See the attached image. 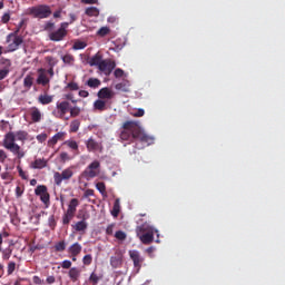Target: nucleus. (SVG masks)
Segmentation results:
<instances>
[{
    "label": "nucleus",
    "instance_id": "f257e3e1",
    "mask_svg": "<svg viewBox=\"0 0 285 285\" xmlns=\"http://www.w3.org/2000/svg\"><path fill=\"white\" fill-rule=\"evenodd\" d=\"M119 137L121 141H134L136 150H144L146 146H150L155 141V138L148 136L135 121L124 122Z\"/></svg>",
    "mask_w": 285,
    "mask_h": 285
},
{
    "label": "nucleus",
    "instance_id": "f03ea898",
    "mask_svg": "<svg viewBox=\"0 0 285 285\" xmlns=\"http://www.w3.org/2000/svg\"><path fill=\"white\" fill-rule=\"evenodd\" d=\"M70 112V117H79L81 115V108L78 106H70V101L68 100H61L56 102V109L52 111L53 117L56 119H63L66 115Z\"/></svg>",
    "mask_w": 285,
    "mask_h": 285
},
{
    "label": "nucleus",
    "instance_id": "7ed1b4c3",
    "mask_svg": "<svg viewBox=\"0 0 285 285\" xmlns=\"http://www.w3.org/2000/svg\"><path fill=\"white\" fill-rule=\"evenodd\" d=\"M2 146L6 148V150H10L12 155H16L18 159H23L26 157V151H23L21 146L17 144V136L13 131H9L4 135Z\"/></svg>",
    "mask_w": 285,
    "mask_h": 285
},
{
    "label": "nucleus",
    "instance_id": "20e7f679",
    "mask_svg": "<svg viewBox=\"0 0 285 285\" xmlns=\"http://www.w3.org/2000/svg\"><path fill=\"white\" fill-rule=\"evenodd\" d=\"M155 233H159L150 223H144L136 227V235L140 239L141 244L148 246L155 242Z\"/></svg>",
    "mask_w": 285,
    "mask_h": 285
},
{
    "label": "nucleus",
    "instance_id": "39448f33",
    "mask_svg": "<svg viewBox=\"0 0 285 285\" xmlns=\"http://www.w3.org/2000/svg\"><path fill=\"white\" fill-rule=\"evenodd\" d=\"M29 14L35 19H48L52 14V9L48 4H38L29 8Z\"/></svg>",
    "mask_w": 285,
    "mask_h": 285
},
{
    "label": "nucleus",
    "instance_id": "423d86ee",
    "mask_svg": "<svg viewBox=\"0 0 285 285\" xmlns=\"http://www.w3.org/2000/svg\"><path fill=\"white\" fill-rule=\"evenodd\" d=\"M101 168V163L99 160H94L90 163L87 168L82 171L83 179H87V181H90V179H95V177H99Z\"/></svg>",
    "mask_w": 285,
    "mask_h": 285
},
{
    "label": "nucleus",
    "instance_id": "0eeeda50",
    "mask_svg": "<svg viewBox=\"0 0 285 285\" xmlns=\"http://www.w3.org/2000/svg\"><path fill=\"white\" fill-rule=\"evenodd\" d=\"M68 27H69L68 22H61L60 27L56 31H51L49 33L50 41H56V42L63 41L66 37H68Z\"/></svg>",
    "mask_w": 285,
    "mask_h": 285
},
{
    "label": "nucleus",
    "instance_id": "6e6552de",
    "mask_svg": "<svg viewBox=\"0 0 285 285\" xmlns=\"http://www.w3.org/2000/svg\"><path fill=\"white\" fill-rule=\"evenodd\" d=\"M73 175H75V171H72V168L68 167L65 170H62V173L56 171L53 174V181L56 186H61L63 181H68L72 179Z\"/></svg>",
    "mask_w": 285,
    "mask_h": 285
},
{
    "label": "nucleus",
    "instance_id": "1a4fd4ad",
    "mask_svg": "<svg viewBox=\"0 0 285 285\" xmlns=\"http://www.w3.org/2000/svg\"><path fill=\"white\" fill-rule=\"evenodd\" d=\"M6 42L8 43L10 52H14L16 50H19V46L23 43V37L18 35L12 36V33H9L7 36Z\"/></svg>",
    "mask_w": 285,
    "mask_h": 285
},
{
    "label": "nucleus",
    "instance_id": "9d476101",
    "mask_svg": "<svg viewBox=\"0 0 285 285\" xmlns=\"http://www.w3.org/2000/svg\"><path fill=\"white\" fill-rule=\"evenodd\" d=\"M35 194L37 195V197H40V200L42 202V204H45L47 208L50 206V194L48 193V187H46L45 185H39L35 189Z\"/></svg>",
    "mask_w": 285,
    "mask_h": 285
},
{
    "label": "nucleus",
    "instance_id": "9b49d317",
    "mask_svg": "<svg viewBox=\"0 0 285 285\" xmlns=\"http://www.w3.org/2000/svg\"><path fill=\"white\" fill-rule=\"evenodd\" d=\"M129 257L134 262V268H136L137 273H139V271H141V266H144V256H141V253H139V250L130 249Z\"/></svg>",
    "mask_w": 285,
    "mask_h": 285
},
{
    "label": "nucleus",
    "instance_id": "f8f14e48",
    "mask_svg": "<svg viewBox=\"0 0 285 285\" xmlns=\"http://www.w3.org/2000/svg\"><path fill=\"white\" fill-rule=\"evenodd\" d=\"M115 68H117V62H115V60L105 59L100 63V67H98V70H100V72H104L106 75V77H110V75H112V70H115Z\"/></svg>",
    "mask_w": 285,
    "mask_h": 285
},
{
    "label": "nucleus",
    "instance_id": "ddd939ff",
    "mask_svg": "<svg viewBox=\"0 0 285 285\" xmlns=\"http://www.w3.org/2000/svg\"><path fill=\"white\" fill-rule=\"evenodd\" d=\"M37 83L38 86H48V83H50V78L48 77V73H46V69H38Z\"/></svg>",
    "mask_w": 285,
    "mask_h": 285
},
{
    "label": "nucleus",
    "instance_id": "4468645a",
    "mask_svg": "<svg viewBox=\"0 0 285 285\" xmlns=\"http://www.w3.org/2000/svg\"><path fill=\"white\" fill-rule=\"evenodd\" d=\"M35 86V78L31 75H27L23 79V89L20 90V95H26L30 92V88Z\"/></svg>",
    "mask_w": 285,
    "mask_h": 285
},
{
    "label": "nucleus",
    "instance_id": "2eb2a0df",
    "mask_svg": "<svg viewBox=\"0 0 285 285\" xmlns=\"http://www.w3.org/2000/svg\"><path fill=\"white\" fill-rule=\"evenodd\" d=\"M86 146H87V150L89 153H97V150H99L101 153V150L104 148L100 142H97V140H95L92 138H89L86 141Z\"/></svg>",
    "mask_w": 285,
    "mask_h": 285
},
{
    "label": "nucleus",
    "instance_id": "dca6fc26",
    "mask_svg": "<svg viewBox=\"0 0 285 285\" xmlns=\"http://www.w3.org/2000/svg\"><path fill=\"white\" fill-rule=\"evenodd\" d=\"M63 139H66V132H57L52 138L48 140L47 146H49V148H55V146H57V142L63 141Z\"/></svg>",
    "mask_w": 285,
    "mask_h": 285
},
{
    "label": "nucleus",
    "instance_id": "f3484780",
    "mask_svg": "<svg viewBox=\"0 0 285 285\" xmlns=\"http://www.w3.org/2000/svg\"><path fill=\"white\" fill-rule=\"evenodd\" d=\"M115 97V91L110 90L108 87H104L98 91L99 99H112Z\"/></svg>",
    "mask_w": 285,
    "mask_h": 285
},
{
    "label": "nucleus",
    "instance_id": "a211bd4d",
    "mask_svg": "<svg viewBox=\"0 0 285 285\" xmlns=\"http://www.w3.org/2000/svg\"><path fill=\"white\" fill-rule=\"evenodd\" d=\"M14 250V240H10L7 248L2 250V259L8 262L12 257V252Z\"/></svg>",
    "mask_w": 285,
    "mask_h": 285
},
{
    "label": "nucleus",
    "instance_id": "6ab92c4d",
    "mask_svg": "<svg viewBox=\"0 0 285 285\" xmlns=\"http://www.w3.org/2000/svg\"><path fill=\"white\" fill-rule=\"evenodd\" d=\"M48 166V160L43 158H37L33 163H31L30 168H33L35 170H41Z\"/></svg>",
    "mask_w": 285,
    "mask_h": 285
},
{
    "label": "nucleus",
    "instance_id": "aec40b11",
    "mask_svg": "<svg viewBox=\"0 0 285 285\" xmlns=\"http://www.w3.org/2000/svg\"><path fill=\"white\" fill-rule=\"evenodd\" d=\"M68 275L71 282H79V277H81V269L78 267H71L68 272Z\"/></svg>",
    "mask_w": 285,
    "mask_h": 285
},
{
    "label": "nucleus",
    "instance_id": "412c9836",
    "mask_svg": "<svg viewBox=\"0 0 285 285\" xmlns=\"http://www.w3.org/2000/svg\"><path fill=\"white\" fill-rule=\"evenodd\" d=\"M71 226L73 230H76V233H86V230H88V223L86 222V219L79 220Z\"/></svg>",
    "mask_w": 285,
    "mask_h": 285
},
{
    "label": "nucleus",
    "instance_id": "4be33fe9",
    "mask_svg": "<svg viewBox=\"0 0 285 285\" xmlns=\"http://www.w3.org/2000/svg\"><path fill=\"white\" fill-rule=\"evenodd\" d=\"M104 62V56H101L100 52H97L95 56H92L89 60V66H96V68H99L101 63Z\"/></svg>",
    "mask_w": 285,
    "mask_h": 285
},
{
    "label": "nucleus",
    "instance_id": "5701e85b",
    "mask_svg": "<svg viewBox=\"0 0 285 285\" xmlns=\"http://www.w3.org/2000/svg\"><path fill=\"white\" fill-rule=\"evenodd\" d=\"M30 110L31 121H33V124H39V121H41V110L37 107H31Z\"/></svg>",
    "mask_w": 285,
    "mask_h": 285
},
{
    "label": "nucleus",
    "instance_id": "b1692460",
    "mask_svg": "<svg viewBox=\"0 0 285 285\" xmlns=\"http://www.w3.org/2000/svg\"><path fill=\"white\" fill-rule=\"evenodd\" d=\"M16 135V141H21L22 144H26L28 141L30 134L26 130H18L14 132Z\"/></svg>",
    "mask_w": 285,
    "mask_h": 285
},
{
    "label": "nucleus",
    "instance_id": "393cba45",
    "mask_svg": "<svg viewBox=\"0 0 285 285\" xmlns=\"http://www.w3.org/2000/svg\"><path fill=\"white\" fill-rule=\"evenodd\" d=\"M121 264H124V257L121 255H116L110 257V266L112 268H120Z\"/></svg>",
    "mask_w": 285,
    "mask_h": 285
},
{
    "label": "nucleus",
    "instance_id": "a878e982",
    "mask_svg": "<svg viewBox=\"0 0 285 285\" xmlns=\"http://www.w3.org/2000/svg\"><path fill=\"white\" fill-rule=\"evenodd\" d=\"M78 206H79V199L72 198L69 202V205H68V208H67V213H70L71 215H76Z\"/></svg>",
    "mask_w": 285,
    "mask_h": 285
},
{
    "label": "nucleus",
    "instance_id": "bb28decb",
    "mask_svg": "<svg viewBox=\"0 0 285 285\" xmlns=\"http://www.w3.org/2000/svg\"><path fill=\"white\" fill-rule=\"evenodd\" d=\"M81 249H82L81 244H79V243H73V244L69 247L68 253H70L71 255H73V257H77L78 255L81 254Z\"/></svg>",
    "mask_w": 285,
    "mask_h": 285
},
{
    "label": "nucleus",
    "instance_id": "cd10ccee",
    "mask_svg": "<svg viewBox=\"0 0 285 285\" xmlns=\"http://www.w3.org/2000/svg\"><path fill=\"white\" fill-rule=\"evenodd\" d=\"M53 99H55V97L50 96V95H40L38 97V101L42 106H48V104H52Z\"/></svg>",
    "mask_w": 285,
    "mask_h": 285
},
{
    "label": "nucleus",
    "instance_id": "c85d7f7f",
    "mask_svg": "<svg viewBox=\"0 0 285 285\" xmlns=\"http://www.w3.org/2000/svg\"><path fill=\"white\" fill-rule=\"evenodd\" d=\"M119 213H121V205L119 198H117L114 203L111 215L112 217H119Z\"/></svg>",
    "mask_w": 285,
    "mask_h": 285
},
{
    "label": "nucleus",
    "instance_id": "c756f323",
    "mask_svg": "<svg viewBox=\"0 0 285 285\" xmlns=\"http://www.w3.org/2000/svg\"><path fill=\"white\" fill-rule=\"evenodd\" d=\"M80 127H81V121L79 119H75L70 122L69 132H79Z\"/></svg>",
    "mask_w": 285,
    "mask_h": 285
},
{
    "label": "nucleus",
    "instance_id": "7c9ffc66",
    "mask_svg": "<svg viewBox=\"0 0 285 285\" xmlns=\"http://www.w3.org/2000/svg\"><path fill=\"white\" fill-rule=\"evenodd\" d=\"M102 278H104L102 275H98L95 272H92L89 276V283L92 285H97L99 284V282H101Z\"/></svg>",
    "mask_w": 285,
    "mask_h": 285
},
{
    "label": "nucleus",
    "instance_id": "2f4dec72",
    "mask_svg": "<svg viewBox=\"0 0 285 285\" xmlns=\"http://www.w3.org/2000/svg\"><path fill=\"white\" fill-rule=\"evenodd\" d=\"M94 108L95 110H99L100 112H104V110H106V101L102 100L101 98L96 100L94 102Z\"/></svg>",
    "mask_w": 285,
    "mask_h": 285
},
{
    "label": "nucleus",
    "instance_id": "473e14b6",
    "mask_svg": "<svg viewBox=\"0 0 285 285\" xmlns=\"http://www.w3.org/2000/svg\"><path fill=\"white\" fill-rule=\"evenodd\" d=\"M87 86L89 88H99L101 86V80H99L98 78H89L87 80Z\"/></svg>",
    "mask_w": 285,
    "mask_h": 285
},
{
    "label": "nucleus",
    "instance_id": "72a5a7b5",
    "mask_svg": "<svg viewBox=\"0 0 285 285\" xmlns=\"http://www.w3.org/2000/svg\"><path fill=\"white\" fill-rule=\"evenodd\" d=\"M85 14H87V17H99V10L97 7H88Z\"/></svg>",
    "mask_w": 285,
    "mask_h": 285
},
{
    "label": "nucleus",
    "instance_id": "f704fd0d",
    "mask_svg": "<svg viewBox=\"0 0 285 285\" xmlns=\"http://www.w3.org/2000/svg\"><path fill=\"white\" fill-rule=\"evenodd\" d=\"M97 190L102 195V197H108V193H106V183L99 181L96 184Z\"/></svg>",
    "mask_w": 285,
    "mask_h": 285
},
{
    "label": "nucleus",
    "instance_id": "c9c22d12",
    "mask_svg": "<svg viewBox=\"0 0 285 285\" xmlns=\"http://www.w3.org/2000/svg\"><path fill=\"white\" fill-rule=\"evenodd\" d=\"M75 218V214H70V212H66L62 216V224L63 226H68L70 222Z\"/></svg>",
    "mask_w": 285,
    "mask_h": 285
},
{
    "label": "nucleus",
    "instance_id": "e433bc0d",
    "mask_svg": "<svg viewBox=\"0 0 285 285\" xmlns=\"http://www.w3.org/2000/svg\"><path fill=\"white\" fill-rule=\"evenodd\" d=\"M62 61L67 66H72L75 63V56H72L71 53H66L65 56H62Z\"/></svg>",
    "mask_w": 285,
    "mask_h": 285
},
{
    "label": "nucleus",
    "instance_id": "4c0bfd02",
    "mask_svg": "<svg viewBox=\"0 0 285 285\" xmlns=\"http://www.w3.org/2000/svg\"><path fill=\"white\" fill-rule=\"evenodd\" d=\"M24 26H26V19H21L17 28L14 29V31L11 32V37H17V35L19 36V32H21V28H23Z\"/></svg>",
    "mask_w": 285,
    "mask_h": 285
},
{
    "label": "nucleus",
    "instance_id": "58836bf2",
    "mask_svg": "<svg viewBox=\"0 0 285 285\" xmlns=\"http://www.w3.org/2000/svg\"><path fill=\"white\" fill-rule=\"evenodd\" d=\"M56 253H63L66 250V240H60L55 245Z\"/></svg>",
    "mask_w": 285,
    "mask_h": 285
},
{
    "label": "nucleus",
    "instance_id": "ea45409f",
    "mask_svg": "<svg viewBox=\"0 0 285 285\" xmlns=\"http://www.w3.org/2000/svg\"><path fill=\"white\" fill-rule=\"evenodd\" d=\"M65 146H68L71 150H79V144L76 140H66Z\"/></svg>",
    "mask_w": 285,
    "mask_h": 285
},
{
    "label": "nucleus",
    "instance_id": "a19ab883",
    "mask_svg": "<svg viewBox=\"0 0 285 285\" xmlns=\"http://www.w3.org/2000/svg\"><path fill=\"white\" fill-rule=\"evenodd\" d=\"M88 46V43H86L85 41H76L72 46L73 50H83L86 47Z\"/></svg>",
    "mask_w": 285,
    "mask_h": 285
},
{
    "label": "nucleus",
    "instance_id": "79ce46f5",
    "mask_svg": "<svg viewBox=\"0 0 285 285\" xmlns=\"http://www.w3.org/2000/svg\"><path fill=\"white\" fill-rule=\"evenodd\" d=\"M110 35V28L108 27H101L98 31H97V36L98 37H106Z\"/></svg>",
    "mask_w": 285,
    "mask_h": 285
},
{
    "label": "nucleus",
    "instance_id": "37998d69",
    "mask_svg": "<svg viewBox=\"0 0 285 285\" xmlns=\"http://www.w3.org/2000/svg\"><path fill=\"white\" fill-rule=\"evenodd\" d=\"M116 90H120L121 92H129L128 85L126 82H120L115 86Z\"/></svg>",
    "mask_w": 285,
    "mask_h": 285
},
{
    "label": "nucleus",
    "instance_id": "c03bdc74",
    "mask_svg": "<svg viewBox=\"0 0 285 285\" xmlns=\"http://www.w3.org/2000/svg\"><path fill=\"white\" fill-rule=\"evenodd\" d=\"M115 237L119 242H125V239H126V237H128V235H126V232H124V230H118L115 233Z\"/></svg>",
    "mask_w": 285,
    "mask_h": 285
},
{
    "label": "nucleus",
    "instance_id": "a18cd8bd",
    "mask_svg": "<svg viewBox=\"0 0 285 285\" xmlns=\"http://www.w3.org/2000/svg\"><path fill=\"white\" fill-rule=\"evenodd\" d=\"M8 75H10L9 67H4L3 69H0V81H3V79H6V77H8Z\"/></svg>",
    "mask_w": 285,
    "mask_h": 285
},
{
    "label": "nucleus",
    "instance_id": "49530a36",
    "mask_svg": "<svg viewBox=\"0 0 285 285\" xmlns=\"http://www.w3.org/2000/svg\"><path fill=\"white\" fill-rule=\"evenodd\" d=\"M43 30H46V32H52V30H55V22L47 21L43 26Z\"/></svg>",
    "mask_w": 285,
    "mask_h": 285
},
{
    "label": "nucleus",
    "instance_id": "de8ad7c7",
    "mask_svg": "<svg viewBox=\"0 0 285 285\" xmlns=\"http://www.w3.org/2000/svg\"><path fill=\"white\" fill-rule=\"evenodd\" d=\"M70 159H72V158L70 157V155L68 153H66V151L60 153V161L62 164H66V161H70Z\"/></svg>",
    "mask_w": 285,
    "mask_h": 285
},
{
    "label": "nucleus",
    "instance_id": "09e8293b",
    "mask_svg": "<svg viewBox=\"0 0 285 285\" xmlns=\"http://www.w3.org/2000/svg\"><path fill=\"white\" fill-rule=\"evenodd\" d=\"M16 268H17V263L10 262L7 267L8 275H12V273H14Z\"/></svg>",
    "mask_w": 285,
    "mask_h": 285
},
{
    "label": "nucleus",
    "instance_id": "8fccbe9b",
    "mask_svg": "<svg viewBox=\"0 0 285 285\" xmlns=\"http://www.w3.org/2000/svg\"><path fill=\"white\" fill-rule=\"evenodd\" d=\"M82 264L85 266H90V264H92V255L90 254L85 255L82 258Z\"/></svg>",
    "mask_w": 285,
    "mask_h": 285
},
{
    "label": "nucleus",
    "instance_id": "3c124183",
    "mask_svg": "<svg viewBox=\"0 0 285 285\" xmlns=\"http://www.w3.org/2000/svg\"><path fill=\"white\" fill-rule=\"evenodd\" d=\"M36 139H37V141H39V144H43V141H46V139H48V134H46V132L39 134L36 137Z\"/></svg>",
    "mask_w": 285,
    "mask_h": 285
},
{
    "label": "nucleus",
    "instance_id": "603ef678",
    "mask_svg": "<svg viewBox=\"0 0 285 285\" xmlns=\"http://www.w3.org/2000/svg\"><path fill=\"white\" fill-rule=\"evenodd\" d=\"M8 126H10V121H7V120L0 121V130H2V131L8 130Z\"/></svg>",
    "mask_w": 285,
    "mask_h": 285
},
{
    "label": "nucleus",
    "instance_id": "864d4df0",
    "mask_svg": "<svg viewBox=\"0 0 285 285\" xmlns=\"http://www.w3.org/2000/svg\"><path fill=\"white\" fill-rule=\"evenodd\" d=\"M81 3H85L86 6H97L99 4V0H81Z\"/></svg>",
    "mask_w": 285,
    "mask_h": 285
},
{
    "label": "nucleus",
    "instance_id": "5fc2aeb1",
    "mask_svg": "<svg viewBox=\"0 0 285 285\" xmlns=\"http://www.w3.org/2000/svg\"><path fill=\"white\" fill-rule=\"evenodd\" d=\"M114 76L116 77V79H119V78L124 77V70L121 68H117L114 71Z\"/></svg>",
    "mask_w": 285,
    "mask_h": 285
},
{
    "label": "nucleus",
    "instance_id": "6e6d98bb",
    "mask_svg": "<svg viewBox=\"0 0 285 285\" xmlns=\"http://www.w3.org/2000/svg\"><path fill=\"white\" fill-rule=\"evenodd\" d=\"M95 196V189H86L83 194V198L88 199V197H94Z\"/></svg>",
    "mask_w": 285,
    "mask_h": 285
},
{
    "label": "nucleus",
    "instance_id": "4d7b16f0",
    "mask_svg": "<svg viewBox=\"0 0 285 285\" xmlns=\"http://www.w3.org/2000/svg\"><path fill=\"white\" fill-rule=\"evenodd\" d=\"M67 88H69V90H78L79 89V85L75 81H71L67 85Z\"/></svg>",
    "mask_w": 285,
    "mask_h": 285
},
{
    "label": "nucleus",
    "instance_id": "13d9d810",
    "mask_svg": "<svg viewBox=\"0 0 285 285\" xmlns=\"http://www.w3.org/2000/svg\"><path fill=\"white\" fill-rule=\"evenodd\" d=\"M17 169L19 173V177H21V179H28V175L26 174V171H23V169L20 166H18Z\"/></svg>",
    "mask_w": 285,
    "mask_h": 285
},
{
    "label": "nucleus",
    "instance_id": "bf43d9fd",
    "mask_svg": "<svg viewBox=\"0 0 285 285\" xmlns=\"http://www.w3.org/2000/svg\"><path fill=\"white\" fill-rule=\"evenodd\" d=\"M8 159V154H6V150L0 149V163L3 164Z\"/></svg>",
    "mask_w": 285,
    "mask_h": 285
},
{
    "label": "nucleus",
    "instance_id": "052dcab7",
    "mask_svg": "<svg viewBox=\"0 0 285 285\" xmlns=\"http://www.w3.org/2000/svg\"><path fill=\"white\" fill-rule=\"evenodd\" d=\"M1 21L2 23H8L10 21V12L3 13V16L1 17Z\"/></svg>",
    "mask_w": 285,
    "mask_h": 285
},
{
    "label": "nucleus",
    "instance_id": "680f3d73",
    "mask_svg": "<svg viewBox=\"0 0 285 285\" xmlns=\"http://www.w3.org/2000/svg\"><path fill=\"white\" fill-rule=\"evenodd\" d=\"M32 282L36 285H42L43 284V279H41V277H39V276H33Z\"/></svg>",
    "mask_w": 285,
    "mask_h": 285
},
{
    "label": "nucleus",
    "instance_id": "e2e57ef3",
    "mask_svg": "<svg viewBox=\"0 0 285 285\" xmlns=\"http://www.w3.org/2000/svg\"><path fill=\"white\" fill-rule=\"evenodd\" d=\"M49 226L50 228H55V226H57V220H55V215L49 217Z\"/></svg>",
    "mask_w": 285,
    "mask_h": 285
},
{
    "label": "nucleus",
    "instance_id": "0e129e2a",
    "mask_svg": "<svg viewBox=\"0 0 285 285\" xmlns=\"http://www.w3.org/2000/svg\"><path fill=\"white\" fill-rule=\"evenodd\" d=\"M71 266H72V262H70V261H63V262L61 263V267H62V268L68 269V268H71Z\"/></svg>",
    "mask_w": 285,
    "mask_h": 285
},
{
    "label": "nucleus",
    "instance_id": "69168bd1",
    "mask_svg": "<svg viewBox=\"0 0 285 285\" xmlns=\"http://www.w3.org/2000/svg\"><path fill=\"white\" fill-rule=\"evenodd\" d=\"M115 225L111 224L106 228V235H112Z\"/></svg>",
    "mask_w": 285,
    "mask_h": 285
},
{
    "label": "nucleus",
    "instance_id": "338daca9",
    "mask_svg": "<svg viewBox=\"0 0 285 285\" xmlns=\"http://www.w3.org/2000/svg\"><path fill=\"white\" fill-rule=\"evenodd\" d=\"M146 115V111L144 109H138L135 114L134 117H144Z\"/></svg>",
    "mask_w": 285,
    "mask_h": 285
},
{
    "label": "nucleus",
    "instance_id": "774afa93",
    "mask_svg": "<svg viewBox=\"0 0 285 285\" xmlns=\"http://www.w3.org/2000/svg\"><path fill=\"white\" fill-rule=\"evenodd\" d=\"M55 282H57V278H55V276H48L47 278H46V283L47 284H55Z\"/></svg>",
    "mask_w": 285,
    "mask_h": 285
}]
</instances>
